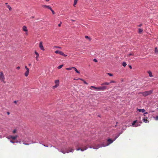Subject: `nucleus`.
Masks as SVG:
<instances>
[{
  "label": "nucleus",
  "mask_w": 158,
  "mask_h": 158,
  "mask_svg": "<svg viewBox=\"0 0 158 158\" xmlns=\"http://www.w3.org/2000/svg\"><path fill=\"white\" fill-rule=\"evenodd\" d=\"M129 67L130 69H132V67L131 65H129Z\"/></svg>",
  "instance_id": "47"
},
{
  "label": "nucleus",
  "mask_w": 158,
  "mask_h": 158,
  "mask_svg": "<svg viewBox=\"0 0 158 158\" xmlns=\"http://www.w3.org/2000/svg\"><path fill=\"white\" fill-rule=\"evenodd\" d=\"M20 68V67L19 66L17 67L16 68V69H19Z\"/></svg>",
  "instance_id": "45"
},
{
  "label": "nucleus",
  "mask_w": 158,
  "mask_h": 158,
  "mask_svg": "<svg viewBox=\"0 0 158 158\" xmlns=\"http://www.w3.org/2000/svg\"><path fill=\"white\" fill-rule=\"evenodd\" d=\"M107 74L110 76H113V75L112 74L109 73H107Z\"/></svg>",
  "instance_id": "35"
},
{
  "label": "nucleus",
  "mask_w": 158,
  "mask_h": 158,
  "mask_svg": "<svg viewBox=\"0 0 158 158\" xmlns=\"http://www.w3.org/2000/svg\"><path fill=\"white\" fill-rule=\"evenodd\" d=\"M55 48H61L60 47H58V46H55Z\"/></svg>",
  "instance_id": "44"
},
{
  "label": "nucleus",
  "mask_w": 158,
  "mask_h": 158,
  "mask_svg": "<svg viewBox=\"0 0 158 158\" xmlns=\"http://www.w3.org/2000/svg\"><path fill=\"white\" fill-rule=\"evenodd\" d=\"M113 141H114L112 140L111 139H107V142H108V143L106 145H104L103 144H102L101 145L102 146V147H105L106 146H107L110 144L112 143Z\"/></svg>",
  "instance_id": "2"
},
{
  "label": "nucleus",
  "mask_w": 158,
  "mask_h": 158,
  "mask_svg": "<svg viewBox=\"0 0 158 158\" xmlns=\"http://www.w3.org/2000/svg\"><path fill=\"white\" fill-rule=\"evenodd\" d=\"M137 111H139V112H142V113H144L145 111V110L144 109H138L137 110Z\"/></svg>",
  "instance_id": "18"
},
{
  "label": "nucleus",
  "mask_w": 158,
  "mask_h": 158,
  "mask_svg": "<svg viewBox=\"0 0 158 158\" xmlns=\"http://www.w3.org/2000/svg\"><path fill=\"white\" fill-rule=\"evenodd\" d=\"M85 38L86 39H88L89 40V41L91 40L90 38L87 35H85Z\"/></svg>",
  "instance_id": "27"
},
{
  "label": "nucleus",
  "mask_w": 158,
  "mask_h": 158,
  "mask_svg": "<svg viewBox=\"0 0 158 158\" xmlns=\"http://www.w3.org/2000/svg\"><path fill=\"white\" fill-rule=\"evenodd\" d=\"M93 88L94 89H96L97 90H99L98 87H97L94 86H91L90 87V89H92Z\"/></svg>",
  "instance_id": "13"
},
{
  "label": "nucleus",
  "mask_w": 158,
  "mask_h": 158,
  "mask_svg": "<svg viewBox=\"0 0 158 158\" xmlns=\"http://www.w3.org/2000/svg\"><path fill=\"white\" fill-rule=\"evenodd\" d=\"M115 82V81H110V83H114Z\"/></svg>",
  "instance_id": "38"
},
{
  "label": "nucleus",
  "mask_w": 158,
  "mask_h": 158,
  "mask_svg": "<svg viewBox=\"0 0 158 158\" xmlns=\"http://www.w3.org/2000/svg\"><path fill=\"white\" fill-rule=\"evenodd\" d=\"M153 92V90H150L142 92H140L139 94H141L144 96H146L151 94Z\"/></svg>",
  "instance_id": "1"
},
{
  "label": "nucleus",
  "mask_w": 158,
  "mask_h": 158,
  "mask_svg": "<svg viewBox=\"0 0 158 158\" xmlns=\"http://www.w3.org/2000/svg\"><path fill=\"white\" fill-rule=\"evenodd\" d=\"M148 114V113L147 112H146L144 113V115H145V114Z\"/></svg>",
  "instance_id": "46"
},
{
  "label": "nucleus",
  "mask_w": 158,
  "mask_h": 158,
  "mask_svg": "<svg viewBox=\"0 0 158 158\" xmlns=\"http://www.w3.org/2000/svg\"><path fill=\"white\" fill-rule=\"evenodd\" d=\"M55 85L58 86L59 85V80H55Z\"/></svg>",
  "instance_id": "11"
},
{
  "label": "nucleus",
  "mask_w": 158,
  "mask_h": 158,
  "mask_svg": "<svg viewBox=\"0 0 158 158\" xmlns=\"http://www.w3.org/2000/svg\"><path fill=\"white\" fill-rule=\"evenodd\" d=\"M93 61L95 62H97L98 61L96 59H94Z\"/></svg>",
  "instance_id": "36"
},
{
  "label": "nucleus",
  "mask_w": 158,
  "mask_h": 158,
  "mask_svg": "<svg viewBox=\"0 0 158 158\" xmlns=\"http://www.w3.org/2000/svg\"><path fill=\"white\" fill-rule=\"evenodd\" d=\"M63 66V65H60L58 67V69H60Z\"/></svg>",
  "instance_id": "30"
},
{
  "label": "nucleus",
  "mask_w": 158,
  "mask_h": 158,
  "mask_svg": "<svg viewBox=\"0 0 158 158\" xmlns=\"http://www.w3.org/2000/svg\"><path fill=\"white\" fill-rule=\"evenodd\" d=\"M46 1L48 2L49 1V0H45Z\"/></svg>",
  "instance_id": "52"
},
{
  "label": "nucleus",
  "mask_w": 158,
  "mask_h": 158,
  "mask_svg": "<svg viewBox=\"0 0 158 158\" xmlns=\"http://www.w3.org/2000/svg\"><path fill=\"white\" fill-rule=\"evenodd\" d=\"M147 118V117H144L143 118V120L144 122L145 123H146L148 121Z\"/></svg>",
  "instance_id": "23"
},
{
  "label": "nucleus",
  "mask_w": 158,
  "mask_h": 158,
  "mask_svg": "<svg viewBox=\"0 0 158 158\" xmlns=\"http://www.w3.org/2000/svg\"><path fill=\"white\" fill-rule=\"evenodd\" d=\"M110 84V82H105L103 83H102L101 84V85H109Z\"/></svg>",
  "instance_id": "20"
},
{
  "label": "nucleus",
  "mask_w": 158,
  "mask_h": 158,
  "mask_svg": "<svg viewBox=\"0 0 158 158\" xmlns=\"http://www.w3.org/2000/svg\"><path fill=\"white\" fill-rule=\"evenodd\" d=\"M23 30L24 31L27 32V27L25 26H23Z\"/></svg>",
  "instance_id": "17"
},
{
  "label": "nucleus",
  "mask_w": 158,
  "mask_h": 158,
  "mask_svg": "<svg viewBox=\"0 0 158 158\" xmlns=\"http://www.w3.org/2000/svg\"><path fill=\"white\" fill-rule=\"evenodd\" d=\"M6 6L9 9V10H10V11L11 10L12 8L9 5H7Z\"/></svg>",
  "instance_id": "24"
},
{
  "label": "nucleus",
  "mask_w": 158,
  "mask_h": 158,
  "mask_svg": "<svg viewBox=\"0 0 158 158\" xmlns=\"http://www.w3.org/2000/svg\"><path fill=\"white\" fill-rule=\"evenodd\" d=\"M9 137L13 139H15L17 138V135H16L15 136H10Z\"/></svg>",
  "instance_id": "16"
},
{
  "label": "nucleus",
  "mask_w": 158,
  "mask_h": 158,
  "mask_svg": "<svg viewBox=\"0 0 158 158\" xmlns=\"http://www.w3.org/2000/svg\"><path fill=\"white\" fill-rule=\"evenodd\" d=\"M143 31V29L142 28H139L138 33L139 34L141 33Z\"/></svg>",
  "instance_id": "22"
},
{
  "label": "nucleus",
  "mask_w": 158,
  "mask_h": 158,
  "mask_svg": "<svg viewBox=\"0 0 158 158\" xmlns=\"http://www.w3.org/2000/svg\"><path fill=\"white\" fill-rule=\"evenodd\" d=\"M133 55V54H132V53H130L128 55H127V56L128 57H129L131 55Z\"/></svg>",
  "instance_id": "33"
},
{
  "label": "nucleus",
  "mask_w": 158,
  "mask_h": 158,
  "mask_svg": "<svg viewBox=\"0 0 158 158\" xmlns=\"http://www.w3.org/2000/svg\"><path fill=\"white\" fill-rule=\"evenodd\" d=\"M77 80H80L82 81H83L85 84L86 85H88V83H87L84 80H83L82 79L79 78Z\"/></svg>",
  "instance_id": "19"
},
{
  "label": "nucleus",
  "mask_w": 158,
  "mask_h": 158,
  "mask_svg": "<svg viewBox=\"0 0 158 158\" xmlns=\"http://www.w3.org/2000/svg\"><path fill=\"white\" fill-rule=\"evenodd\" d=\"M30 65H31V64H29V66H30Z\"/></svg>",
  "instance_id": "55"
},
{
  "label": "nucleus",
  "mask_w": 158,
  "mask_h": 158,
  "mask_svg": "<svg viewBox=\"0 0 158 158\" xmlns=\"http://www.w3.org/2000/svg\"><path fill=\"white\" fill-rule=\"evenodd\" d=\"M142 24H140L139 25H138V26L139 27H140L142 26Z\"/></svg>",
  "instance_id": "43"
},
{
  "label": "nucleus",
  "mask_w": 158,
  "mask_h": 158,
  "mask_svg": "<svg viewBox=\"0 0 158 158\" xmlns=\"http://www.w3.org/2000/svg\"><path fill=\"white\" fill-rule=\"evenodd\" d=\"M74 151V150L71 148H69V150H66L65 151H63L62 150L61 152L63 153H69V152H73Z\"/></svg>",
  "instance_id": "3"
},
{
  "label": "nucleus",
  "mask_w": 158,
  "mask_h": 158,
  "mask_svg": "<svg viewBox=\"0 0 158 158\" xmlns=\"http://www.w3.org/2000/svg\"><path fill=\"white\" fill-rule=\"evenodd\" d=\"M136 122L137 120H135L133 122L132 124V125L133 127H136L138 126H139V125H135Z\"/></svg>",
  "instance_id": "10"
},
{
  "label": "nucleus",
  "mask_w": 158,
  "mask_h": 158,
  "mask_svg": "<svg viewBox=\"0 0 158 158\" xmlns=\"http://www.w3.org/2000/svg\"><path fill=\"white\" fill-rule=\"evenodd\" d=\"M57 87H58V86H57V85H55L53 86L52 87V89H55Z\"/></svg>",
  "instance_id": "32"
},
{
  "label": "nucleus",
  "mask_w": 158,
  "mask_h": 158,
  "mask_svg": "<svg viewBox=\"0 0 158 158\" xmlns=\"http://www.w3.org/2000/svg\"><path fill=\"white\" fill-rule=\"evenodd\" d=\"M99 90H102L103 91L107 88V86H102L98 87Z\"/></svg>",
  "instance_id": "9"
},
{
  "label": "nucleus",
  "mask_w": 158,
  "mask_h": 158,
  "mask_svg": "<svg viewBox=\"0 0 158 158\" xmlns=\"http://www.w3.org/2000/svg\"><path fill=\"white\" fill-rule=\"evenodd\" d=\"M102 147V146L101 145L98 144L96 146H93V147L90 146L89 147V148H93L94 149H98V148L100 147Z\"/></svg>",
  "instance_id": "7"
},
{
  "label": "nucleus",
  "mask_w": 158,
  "mask_h": 158,
  "mask_svg": "<svg viewBox=\"0 0 158 158\" xmlns=\"http://www.w3.org/2000/svg\"><path fill=\"white\" fill-rule=\"evenodd\" d=\"M122 65L124 67H125L127 65V64L125 62H123L122 63Z\"/></svg>",
  "instance_id": "28"
},
{
  "label": "nucleus",
  "mask_w": 158,
  "mask_h": 158,
  "mask_svg": "<svg viewBox=\"0 0 158 158\" xmlns=\"http://www.w3.org/2000/svg\"><path fill=\"white\" fill-rule=\"evenodd\" d=\"M135 125H139V126L140 125L138 123H136Z\"/></svg>",
  "instance_id": "49"
},
{
  "label": "nucleus",
  "mask_w": 158,
  "mask_h": 158,
  "mask_svg": "<svg viewBox=\"0 0 158 158\" xmlns=\"http://www.w3.org/2000/svg\"><path fill=\"white\" fill-rule=\"evenodd\" d=\"M42 7L43 8H46L49 10L51 9V7L50 6L46 5H43L42 6Z\"/></svg>",
  "instance_id": "12"
},
{
  "label": "nucleus",
  "mask_w": 158,
  "mask_h": 158,
  "mask_svg": "<svg viewBox=\"0 0 158 158\" xmlns=\"http://www.w3.org/2000/svg\"><path fill=\"white\" fill-rule=\"evenodd\" d=\"M77 0H74V2L73 3V6H75V5H76Z\"/></svg>",
  "instance_id": "26"
},
{
  "label": "nucleus",
  "mask_w": 158,
  "mask_h": 158,
  "mask_svg": "<svg viewBox=\"0 0 158 158\" xmlns=\"http://www.w3.org/2000/svg\"><path fill=\"white\" fill-rule=\"evenodd\" d=\"M72 68H73V69H74V70L76 71V73H80V72L77 70L76 68L73 67H72Z\"/></svg>",
  "instance_id": "21"
},
{
  "label": "nucleus",
  "mask_w": 158,
  "mask_h": 158,
  "mask_svg": "<svg viewBox=\"0 0 158 158\" xmlns=\"http://www.w3.org/2000/svg\"><path fill=\"white\" fill-rule=\"evenodd\" d=\"M50 10H51V11L52 12V13L53 15H54L55 14V12L54 11H53V10L52 9V8H51V9H50Z\"/></svg>",
  "instance_id": "31"
},
{
  "label": "nucleus",
  "mask_w": 158,
  "mask_h": 158,
  "mask_svg": "<svg viewBox=\"0 0 158 158\" xmlns=\"http://www.w3.org/2000/svg\"><path fill=\"white\" fill-rule=\"evenodd\" d=\"M88 147L87 146H85L84 148H78L76 149V150L77 151H79V150H81V151H83L84 150H86L87 149Z\"/></svg>",
  "instance_id": "6"
},
{
  "label": "nucleus",
  "mask_w": 158,
  "mask_h": 158,
  "mask_svg": "<svg viewBox=\"0 0 158 158\" xmlns=\"http://www.w3.org/2000/svg\"><path fill=\"white\" fill-rule=\"evenodd\" d=\"M155 119L156 120H158V116H157L155 117Z\"/></svg>",
  "instance_id": "39"
},
{
  "label": "nucleus",
  "mask_w": 158,
  "mask_h": 158,
  "mask_svg": "<svg viewBox=\"0 0 158 158\" xmlns=\"http://www.w3.org/2000/svg\"><path fill=\"white\" fill-rule=\"evenodd\" d=\"M5 77L3 73L2 72H0V80L2 81H4Z\"/></svg>",
  "instance_id": "5"
},
{
  "label": "nucleus",
  "mask_w": 158,
  "mask_h": 158,
  "mask_svg": "<svg viewBox=\"0 0 158 158\" xmlns=\"http://www.w3.org/2000/svg\"><path fill=\"white\" fill-rule=\"evenodd\" d=\"M148 73L149 74V76L150 77H152V73L151 72H150V71L148 72Z\"/></svg>",
  "instance_id": "25"
},
{
  "label": "nucleus",
  "mask_w": 158,
  "mask_h": 158,
  "mask_svg": "<svg viewBox=\"0 0 158 158\" xmlns=\"http://www.w3.org/2000/svg\"><path fill=\"white\" fill-rule=\"evenodd\" d=\"M55 52L56 53L59 54L65 57H66L67 56V55H66L63 52L60 51H58V50L56 51Z\"/></svg>",
  "instance_id": "4"
},
{
  "label": "nucleus",
  "mask_w": 158,
  "mask_h": 158,
  "mask_svg": "<svg viewBox=\"0 0 158 158\" xmlns=\"http://www.w3.org/2000/svg\"><path fill=\"white\" fill-rule=\"evenodd\" d=\"M25 67L26 70L27 69H29L27 67V66H25Z\"/></svg>",
  "instance_id": "41"
},
{
  "label": "nucleus",
  "mask_w": 158,
  "mask_h": 158,
  "mask_svg": "<svg viewBox=\"0 0 158 158\" xmlns=\"http://www.w3.org/2000/svg\"><path fill=\"white\" fill-rule=\"evenodd\" d=\"M29 69H27L26 70V71L24 73V75L26 77H27L28 76L29 73Z\"/></svg>",
  "instance_id": "15"
},
{
  "label": "nucleus",
  "mask_w": 158,
  "mask_h": 158,
  "mask_svg": "<svg viewBox=\"0 0 158 158\" xmlns=\"http://www.w3.org/2000/svg\"><path fill=\"white\" fill-rule=\"evenodd\" d=\"M16 132V129H15L13 130V133H15Z\"/></svg>",
  "instance_id": "37"
},
{
  "label": "nucleus",
  "mask_w": 158,
  "mask_h": 158,
  "mask_svg": "<svg viewBox=\"0 0 158 158\" xmlns=\"http://www.w3.org/2000/svg\"><path fill=\"white\" fill-rule=\"evenodd\" d=\"M74 79V80H77V79Z\"/></svg>",
  "instance_id": "54"
},
{
  "label": "nucleus",
  "mask_w": 158,
  "mask_h": 158,
  "mask_svg": "<svg viewBox=\"0 0 158 158\" xmlns=\"http://www.w3.org/2000/svg\"><path fill=\"white\" fill-rule=\"evenodd\" d=\"M35 53L36 55V59L37 60H38V59L39 56V54L36 51H35Z\"/></svg>",
  "instance_id": "14"
},
{
  "label": "nucleus",
  "mask_w": 158,
  "mask_h": 158,
  "mask_svg": "<svg viewBox=\"0 0 158 158\" xmlns=\"http://www.w3.org/2000/svg\"><path fill=\"white\" fill-rule=\"evenodd\" d=\"M72 69H73V68H72V67H71V68H67L66 69L67 70H71Z\"/></svg>",
  "instance_id": "29"
},
{
  "label": "nucleus",
  "mask_w": 158,
  "mask_h": 158,
  "mask_svg": "<svg viewBox=\"0 0 158 158\" xmlns=\"http://www.w3.org/2000/svg\"><path fill=\"white\" fill-rule=\"evenodd\" d=\"M39 47L40 48V49L41 50H43V51L44 50V48L42 42H40V43H39Z\"/></svg>",
  "instance_id": "8"
},
{
  "label": "nucleus",
  "mask_w": 158,
  "mask_h": 158,
  "mask_svg": "<svg viewBox=\"0 0 158 158\" xmlns=\"http://www.w3.org/2000/svg\"><path fill=\"white\" fill-rule=\"evenodd\" d=\"M10 141V142H11V143H14V142H13V141H11V140Z\"/></svg>",
  "instance_id": "51"
},
{
  "label": "nucleus",
  "mask_w": 158,
  "mask_h": 158,
  "mask_svg": "<svg viewBox=\"0 0 158 158\" xmlns=\"http://www.w3.org/2000/svg\"><path fill=\"white\" fill-rule=\"evenodd\" d=\"M23 143L25 145H29V144L28 143Z\"/></svg>",
  "instance_id": "42"
},
{
  "label": "nucleus",
  "mask_w": 158,
  "mask_h": 158,
  "mask_svg": "<svg viewBox=\"0 0 158 158\" xmlns=\"http://www.w3.org/2000/svg\"><path fill=\"white\" fill-rule=\"evenodd\" d=\"M61 23H62L61 22H60V23L58 25V26L59 27H60L61 26Z\"/></svg>",
  "instance_id": "40"
},
{
  "label": "nucleus",
  "mask_w": 158,
  "mask_h": 158,
  "mask_svg": "<svg viewBox=\"0 0 158 158\" xmlns=\"http://www.w3.org/2000/svg\"><path fill=\"white\" fill-rule=\"evenodd\" d=\"M157 51H158V50L157 49V48H155V52H157Z\"/></svg>",
  "instance_id": "34"
},
{
  "label": "nucleus",
  "mask_w": 158,
  "mask_h": 158,
  "mask_svg": "<svg viewBox=\"0 0 158 158\" xmlns=\"http://www.w3.org/2000/svg\"><path fill=\"white\" fill-rule=\"evenodd\" d=\"M7 4H8V3H5V4H6V5H7Z\"/></svg>",
  "instance_id": "53"
},
{
  "label": "nucleus",
  "mask_w": 158,
  "mask_h": 158,
  "mask_svg": "<svg viewBox=\"0 0 158 158\" xmlns=\"http://www.w3.org/2000/svg\"><path fill=\"white\" fill-rule=\"evenodd\" d=\"M14 102L15 103H16L17 102V101H15Z\"/></svg>",
  "instance_id": "48"
},
{
  "label": "nucleus",
  "mask_w": 158,
  "mask_h": 158,
  "mask_svg": "<svg viewBox=\"0 0 158 158\" xmlns=\"http://www.w3.org/2000/svg\"><path fill=\"white\" fill-rule=\"evenodd\" d=\"M7 114H8V115H9V114H10V112H7Z\"/></svg>",
  "instance_id": "50"
}]
</instances>
